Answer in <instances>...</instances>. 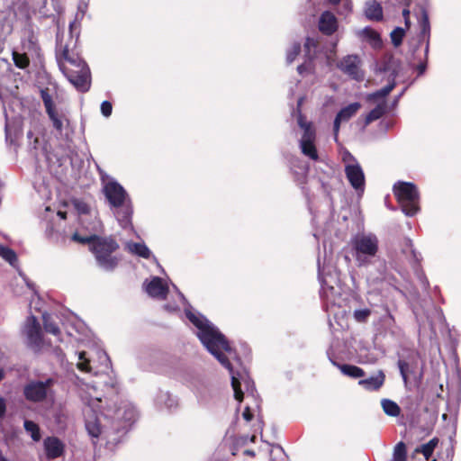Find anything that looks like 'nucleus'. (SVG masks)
Returning <instances> with one entry per match:
<instances>
[{"instance_id": "nucleus-1", "label": "nucleus", "mask_w": 461, "mask_h": 461, "mask_svg": "<svg viewBox=\"0 0 461 461\" xmlns=\"http://www.w3.org/2000/svg\"><path fill=\"white\" fill-rule=\"evenodd\" d=\"M86 407L84 409L86 429L93 438L103 436L109 442H117L115 433L125 430L137 417V411L131 403H123L114 412L113 420H109L108 414L97 416V408L101 402L98 395H83Z\"/></svg>"}, {"instance_id": "nucleus-2", "label": "nucleus", "mask_w": 461, "mask_h": 461, "mask_svg": "<svg viewBox=\"0 0 461 461\" xmlns=\"http://www.w3.org/2000/svg\"><path fill=\"white\" fill-rule=\"evenodd\" d=\"M185 312L189 321L196 328V335L202 344L230 373L235 399L241 402L243 393L240 384L234 375L231 364L227 357L233 354L232 348L224 335L200 312H195L191 306L185 308Z\"/></svg>"}, {"instance_id": "nucleus-3", "label": "nucleus", "mask_w": 461, "mask_h": 461, "mask_svg": "<svg viewBox=\"0 0 461 461\" xmlns=\"http://www.w3.org/2000/svg\"><path fill=\"white\" fill-rule=\"evenodd\" d=\"M103 194L109 207L120 225L126 228L131 225L132 206L126 190L113 178L102 176Z\"/></svg>"}, {"instance_id": "nucleus-4", "label": "nucleus", "mask_w": 461, "mask_h": 461, "mask_svg": "<svg viewBox=\"0 0 461 461\" xmlns=\"http://www.w3.org/2000/svg\"><path fill=\"white\" fill-rule=\"evenodd\" d=\"M59 66L65 77L78 91L86 92L89 89V68L77 53L71 52L66 47L59 59Z\"/></svg>"}, {"instance_id": "nucleus-5", "label": "nucleus", "mask_w": 461, "mask_h": 461, "mask_svg": "<svg viewBox=\"0 0 461 461\" xmlns=\"http://www.w3.org/2000/svg\"><path fill=\"white\" fill-rule=\"evenodd\" d=\"M352 255L357 266L363 267L370 263L379 250V240L374 233H358L350 240Z\"/></svg>"}, {"instance_id": "nucleus-6", "label": "nucleus", "mask_w": 461, "mask_h": 461, "mask_svg": "<svg viewBox=\"0 0 461 461\" xmlns=\"http://www.w3.org/2000/svg\"><path fill=\"white\" fill-rule=\"evenodd\" d=\"M119 248L118 243L111 237H99L94 239V242L91 243L90 250L94 253L98 266L106 270H113L120 258L112 254Z\"/></svg>"}, {"instance_id": "nucleus-7", "label": "nucleus", "mask_w": 461, "mask_h": 461, "mask_svg": "<svg viewBox=\"0 0 461 461\" xmlns=\"http://www.w3.org/2000/svg\"><path fill=\"white\" fill-rule=\"evenodd\" d=\"M393 193L405 215L413 216L420 211V194L414 184L399 182L394 185Z\"/></svg>"}, {"instance_id": "nucleus-8", "label": "nucleus", "mask_w": 461, "mask_h": 461, "mask_svg": "<svg viewBox=\"0 0 461 461\" xmlns=\"http://www.w3.org/2000/svg\"><path fill=\"white\" fill-rule=\"evenodd\" d=\"M303 98H299L297 102V122L303 133L300 140V149L302 153L312 160L318 159V152L315 147L316 132L312 122H307L301 113L300 107L303 104Z\"/></svg>"}, {"instance_id": "nucleus-9", "label": "nucleus", "mask_w": 461, "mask_h": 461, "mask_svg": "<svg viewBox=\"0 0 461 461\" xmlns=\"http://www.w3.org/2000/svg\"><path fill=\"white\" fill-rule=\"evenodd\" d=\"M346 177L351 186L358 193L365 189V174L357 158L348 150L341 152Z\"/></svg>"}, {"instance_id": "nucleus-10", "label": "nucleus", "mask_w": 461, "mask_h": 461, "mask_svg": "<svg viewBox=\"0 0 461 461\" xmlns=\"http://www.w3.org/2000/svg\"><path fill=\"white\" fill-rule=\"evenodd\" d=\"M23 334L26 337L27 345L34 351H40L44 348L41 326L34 316L31 315L25 320Z\"/></svg>"}, {"instance_id": "nucleus-11", "label": "nucleus", "mask_w": 461, "mask_h": 461, "mask_svg": "<svg viewBox=\"0 0 461 461\" xmlns=\"http://www.w3.org/2000/svg\"><path fill=\"white\" fill-rule=\"evenodd\" d=\"M41 96L46 110V113L52 122V126L59 132H62L65 126L68 123V120L66 115L59 112L53 102L51 95L49 93V89H41Z\"/></svg>"}, {"instance_id": "nucleus-12", "label": "nucleus", "mask_w": 461, "mask_h": 461, "mask_svg": "<svg viewBox=\"0 0 461 461\" xmlns=\"http://www.w3.org/2000/svg\"><path fill=\"white\" fill-rule=\"evenodd\" d=\"M52 384L51 379L45 382H31L24 387V395L26 399L32 402H41L44 400L49 393Z\"/></svg>"}, {"instance_id": "nucleus-13", "label": "nucleus", "mask_w": 461, "mask_h": 461, "mask_svg": "<svg viewBox=\"0 0 461 461\" xmlns=\"http://www.w3.org/2000/svg\"><path fill=\"white\" fill-rule=\"evenodd\" d=\"M338 68L348 76L356 80H362L364 74L360 69V60L356 55L344 57L338 64Z\"/></svg>"}, {"instance_id": "nucleus-14", "label": "nucleus", "mask_w": 461, "mask_h": 461, "mask_svg": "<svg viewBox=\"0 0 461 461\" xmlns=\"http://www.w3.org/2000/svg\"><path fill=\"white\" fill-rule=\"evenodd\" d=\"M147 294L157 299H165L168 293V286L162 278L154 276L149 281L146 280L143 284Z\"/></svg>"}, {"instance_id": "nucleus-15", "label": "nucleus", "mask_w": 461, "mask_h": 461, "mask_svg": "<svg viewBox=\"0 0 461 461\" xmlns=\"http://www.w3.org/2000/svg\"><path fill=\"white\" fill-rule=\"evenodd\" d=\"M361 108V104L358 102L352 103L346 107L342 108L336 115L334 120L333 131L335 140L338 138V134L339 131L340 124L342 122H348L351 119L357 111Z\"/></svg>"}, {"instance_id": "nucleus-16", "label": "nucleus", "mask_w": 461, "mask_h": 461, "mask_svg": "<svg viewBox=\"0 0 461 461\" xmlns=\"http://www.w3.org/2000/svg\"><path fill=\"white\" fill-rule=\"evenodd\" d=\"M44 454L48 459H55L61 456L65 451L63 442L56 437H47L43 440Z\"/></svg>"}, {"instance_id": "nucleus-17", "label": "nucleus", "mask_w": 461, "mask_h": 461, "mask_svg": "<svg viewBox=\"0 0 461 461\" xmlns=\"http://www.w3.org/2000/svg\"><path fill=\"white\" fill-rule=\"evenodd\" d=\"M317 47V41L314 39L307 38L304 43V50L307 56V60L298 66L297 71L300 75H304L306 73H312L313 68L312 65V59H313L315 49Z\"/></svg>"}, {"instance_id": "nucleus-18", "label": "nucleus", "mask_w": 461, "mask_h": 461, "mask_svg": "<svg viewBox=\"0 0 461 461\" xmlns=\"http://www.w3.org/2000/svg\"><path fill=\"white\" fill-rule=\"evenodd\" d=\"M338 28V21L336 16L326 11L321 14L319 19V29L321 32L327 35L332 34Z\"/></svg>"}, {"instance_id": "nucleus-19", "label": "nucleus", "mask_w": 461, "mask_h": 461, "mask_svg": "<svg viewBox=\"0 0 461 461\" xmlns=\"http://www.w3.org/2000/svg\"><path fill=\"white\" fill-rule=\"evenodd\" d=\"M384 372L379 370L375 375L360 380L358 384L368 391H376L384 384Z\"/></svg>"}, {"instance_id": "nucleus-20", "label": "nucleus", "mask_w": 461, "mask_h": 461, "mask_svg": "<svg viewBox=\"0 0 461 461\" xmlns=\"http://www.w3.org/2000/svg\"><path fill=\"white\" fill-rule=\"evenodd\" d=\"M155 402L159 408H165L169 411L178 406L177 399L167 391H159Z\"/></svg>"}, {"instance_id": "nucleus-21", "label": "nucleus", "mask_w": 461, "mask_h": 461, "mask_svg": "<svg viewBox=\"0 0 461 461\" xmlns=\"http://www.w3.org/2000/svg\"><path fill=\"white\" fill-rule=\"evenodd\" d=\"M319 278L321 285V294L328 301L334 302L333 295L335 294L334 286L324 276V268H321L320 260H318Z\"/></svg>"}, {"instance_id": "nucleus-22", "label": "nucleus", "mask_w": 461, "mask_h": 461, "mask_svg": "<svg viewBox=\"0 0 461 461\" xmlns=\"http://www.w3.org/2000/svg\"><path fill=\"white\" fill-rule=\"evenodd\" d=\"M124 249L129 253L143 258H149L151 257V251L144 243L129 241L125 244Z\"/></svg>"}, {"instance_id": "nucleus-23", "label": "nucleus", "mask_w": 461, "mask_h": 461, "mask_svg": "<svg viewBox=\"0 0 461 461\" xmlns=\"http://www.w3.org/2000/svg\"><path fill=\"white\" fill-rule=\"evenodd\" d=\"M331 363L335 366H337L341 371V373L343 375H345L347 376L353 377V378H359V377L364 376V375H365L364 370L357 366L341 365L335 361H331Z\"/></svg>"}, {"instance_id": "nucleus-24", "label": "nucleus", "mask_w": 461, "mask_h": 461, "mask_svg": "<svg viewBox=\"0 0 461 461\" xmlns=\"http://www.w3.org/2000/svg\"><path fill=\"white\" fill-rule=\"evenodd\" d=\"M365 14L370 20L379 21L383 17L382 7L375 1H369L366 4Z\"/></svg>"}, {"instance_id": "nucleus-25", "label": "nucleus", "mask_w": 461, "mask_h": 461, "mask_svg": "<svg viewBox=\"0 0 461 461\" xmlns=\"http://www.w3.org/2000/svg\"><path fill=\"white\" fill-rule=\"evenodd\" d=\"M387 111L386 101L378 102L376 106L370 111V113L366 117V125L369 124L373 121L378 120L381 118Z\"/></svg>"}, {"instance_id": "nucleus-26", "label": "nucleus", "mask_w": 461, "mask_h": 461, "mask_svg": "<svg viewBox=\"0 0 461 461\" xmlns=\"http://www.w3.org/2000/svg\"><path fill=\"white\" fill-rule=\"evenodd\" d=\"M395 84L393 82L382 89L371 94L368 95L369 101H385L384 98L391 93V91L394 88Z\"/></svg>"}, {"instance_id": "nucleus-27", "label": "nucleus", "mask_w": 461, "mask_h": 461, "mask_svg": "<svg viewBox=\"0 0 461 461\" xmlns=\"http://www.w3.org/2000/svg\"><path fill=\"white\" fill-rule=\"evenodd\" d=\"M363 36L369 41L374 48H379L382 44L380 35L370 28H365L362 31Z\"/></svg>"}, {"instance_id": "nucleus-28", "label": "nucleus", "mask_w": 461, "mask_h": 461, "mask_svg": "<svg viewBox=\"0 0 461 461\" xmlns=\"http://www.w3.org/2000/svg\"><path fill=\"white\" fill-rule=\"evenodd\" d=\"M384 411L392 417H396L400 414V407L398 404L391 400L384 399L381 402Z\"/></svg>"}, {"instance_id": "nucleus-29", "label": "nucleus", "mask_w": 461, "mask_h": 461, "mask_svg": "<svg viewBox=\"0 0 461 461\" xmlns=\"http://www.w3.org/2000/svg\"><path fill=\"white\" fill-rule=\"evenodd\" d=\"M23 427L26 432L30 434L31 438L34 441H39L41 439V432L38 424L32 420H24Z\"/></svg>"}, {"instance_id": "nucleus-30", "label": "nucleus", "mask_w": 461, "mask_h": 461, "mask_svg": "<svg viewBox=\"0 0 461 461\" xmlns=\"http://www.w3.org/2000/svg\"><path fill=\"white\" fill-rule=\"evenodd\" d=\"M0 256L6 260L10 265L14 266L17 261V257L15 252L0 244Z\"/></svg>"}, {"instance_id": "nucleus-31", "label": "nucleus", "mask_w": 461, "mask_h": 461, "mask_svg": "<svg viewBox=\"0 0 461 461\" xmlns=\"http://www.w3.org/2000/svg\"><path fill=\"white\" fill-rule=\"evenodd\" d=\"M438 444V440L433 438L429 440L428 443L423 444L420 449H417L418 452L422 453L426 460H429L436 446Z\"/></svg>"}, {"instance_id": "nucleus-32", "label": "nucleus", "mask_w": 461, "mask_h": 461, "mask_svg": "<svg viewBox=\"0 0 461 461\" xmlns=\"http://www.w3.org/2000/svg\"><path fill=\"white\" fill-rule=\"evenodd\" d=\"M393 461H406V447L403 442H399L394 447Z\"/></svg>"}, {"instance_id": "nucleus-33", "label": "nucleus", "mask_w": 461, "mask_h": 461, "mask_svg": "<svg viewBox=\"0 0 461 461\" xmlns=\"http://www.w3.org/2000/svg\"><path fill=\"white\" fill-rule=\"evenodd\" d=\"M44 329L47 332L53 334L56 337L59 336L60 330L56 323L50 320V317L43 314Z\"/></svg>"}, {"instance_id": "nucleus-34", "label": "nucleus", "mask_w": 461, "mask_h": 461, "mask_svg": "<svg viewBox=\"0 0 461 461\" xmlns=\"http://www.w3.org/2000/svg\"><path fill=\"white\" fill-rule=\"evenodd\" d=\"M13 59L15 66L19 68H25L29 65V59L26 54H21L17 51H14Z\"/></svg>"}, {"instance_id": "nucleus-35", "label": "nucleus", "mask_w": 461, "mask_h": 461, "mask_svg": "<svg viewBox=\"0 0 461 461\" xmlns=\"http://www.w3.org/2000/svg\"><path fill=\"white\" fill-rule=\"evenodd\" d=\"M430 24L429 21V15L426 11H422L420 18V33L423 36L429 35Z\"/></svg>"}, {"instance_id": "nucleus-36", "label": "nucleus", "mask_w": 461, "mask_h": 461, "mask_svg": "<svg viewBox=\"0 0 461 461\" xmlns=\"http://www.w3.org/2000/svg\"><path fill=\"white\" fill-rule=\"evenodd\" d=\"M72 204L78 213L86 214L89 212V205L81 199H73Z\"/></svg>"}, {"instance_id": "nucleus-37", "label": "nucleus", "mask_w": 461, "mask_h": 461, "mask_svg": "<svg viewBox=\"0 0 461 461\" xmlns=\"http://www.w3.org/2000/svg\"><path fill=\"white\" fill-rule=\"evenodd\" d=\"M404 36V30L402 28L397 27L391 32V40L394 46H399L402 43V38Z\"/></svg>"}, {"instance_id": "nucleus-38", "label": "nucleus", "mask_w": 461, "mask_h": 461, "mask_svg": "<svg viewBox=\"0 0 461 461\" xmlns=\"http://www.w3.org/2000/svg\"><path fill=\"white\" fill-rule=\"evenodd\" d=\"M301 51L299 43H294L286 52V62L291 64Z\"/></svg>"}, {"instance_id": "nucleus-39", "label": "nucleus", "mask_w": 461, "mask_h": 461, "mask_svg": "<svg viewBox=\"0 0 461 461\" xmlns=\"http://www.w3.org/2000/svg\"><path fill=\"white\" fill-rule=\"evenodd\" d=\"M78 363L77 364V368L84 372H90L91 367L89 366V360L86 357V352L82 351L78 354Z\"/></svg>"}, {"instance_id": "nucleus-40", "label": "nucleus", "mask_w": 461, "mask_h": 461, "mask_svg": "<svg viewBox=\"0 0 461 461\" xmlns=\"http://www.w3.org/2000/svg\"><path fill=\"white\" fill-rule=\"evenodd\" d=\"M96 235H90V236H81L78 233H74L72 236V240L74 241L82 243V244H88L89 249L91 248V243L94 242V239H95Z\"/></svg>"}, {"instance_id": "nucleus-41", "label": "nucleus", "mask_w": 461, "mask_h": 461, "mask_svg": "<svg viewBox=\"0 0 461 461\" xmlns=\"http://www.w3.org/2000/svg\"><path fill=\"white\" fill-rule=\"evenodd\" d=\"M369 315L370 311L368 309L356 310L354 312V317L357 321H365Z\"/></svg>"}, {"instance_id": "nucleus-42", "label": "nucleus", "mask_w": 461, "mask_h": 461, "mask_svg": "<svg viewBox=\"0 0 461 461\" xmlns=\"http://www.w3.org/2000/svg\"><path fill=\"white\" fill-rule=\"evenodd\" d=\"M113 106L108 101H104L101 104V113L104 117H109L112 114Z\"/></svg>"}, {"instance_id": "nucleus-43", "label": "nucleus", "mask_w": 461, "mask_h": 461, "mask_svg": "<svg viewBox=\"0 0 461 461\" xmlns=\"http://www.w3.org/2000/svg\"><path fill=\"white\" fill-rule=\"evenodd\" d=\"M398 366H399L401 375L402 376V379H403L404 383L406 384L407 383V375H406V372H405V368L408 367V364L406 362H404V361L400 360L398 362Z\"/></svg>"}, {"instance_id": "nucleus-44", "label": "nucleus", "mask_w": 461, "mask_h": 461, "mask_svg": "<svg viewBox=\"0 0 461 461\" xmlns=\"http://www.w3.org/2000/svg\"><path fill=\"white\" fill-rule=\"evenodd\" d=\"M242 416L243 418L247 420V421H249L252 420V413L250 412V410L249 407H247L243 413H242Z\"/></svg>"}, {"instance_id": "nucleus-45", "label": "nucleus", "mask_w": 461, "mask_h": 461, "mask_svg": "<svg viewBox=\"0 0 461 461\" xmlns=\"http://www.w3.org/2000/svg\"><path fill=\"white\" fill-rule=\"evenodd\" d=\"M6 410V404L4 398L0 397V417H2Z\"/></svg>"}, {"instance_id": "nucleus-46", "label": "nucleus", "mask_w": 461, "mask_h": 461, "mask_svg": "<svg viewBox=\"0 0 461 461\" xmlns=\"http://www.w3.org/2000/svg\"><path fill=\"white\" fill-rule=\"evenodd\" d=\"M417 69L419 71V75H422L426 70V64L421 63L417 67Z\"/></svg>"}, {"instance_id": "nucleus-47", "label": "nucleus", "mask_w": 461, "mask_h": 461, "mask_svg": "<svg viewBox=\"0 0 461 461\" xmlns=\"http://www.w3.org/2000/svg\"><path fill=\"white\" fill-rule=\"evenodd\" d=\"M402 15H403V17H404V18L409 17V15H410V10H409V9H406V8H405V9H403V11H402Z\"/></svg>"}, {"instance_id": "nucleus-48", "label": "nucleus", "mask_w": 461, "mask_h": 461, "mask_svg": "<svg viewBox=\"0 0 461 461\" xmlns=\"http://www.w3.org/2000/svg\"><path fill=\"white\" fill-rule=\"evenodd\" d=\"M58 215H59L60 218H62V219H66V212H60V211H59V212H58Z\"/></svg>"}, {"instance_id": "nucleus-49", "label": "nucleus", "mask_w": 461, "mask_h": 461, "mask_svg": "<svg viewBox=\"0 0 461 461\" xmlns=\"http://www.w3.org/2000/svg\"><path fill=\"white\" fill-rule=\"evenodd\" d=\"M5 377V371L2 367H0V381Z\"/></svg>"}, {"instance_id": "nucleus-50", "label": "nucleus", "mask_w": 461, "mask_h": 461, "mask_svg": "<svg viewBox=\"0 0 461 461\" xmlns=\"http://www.w3.org/2000/svg\"><path fill=\"white\" fill-rule=\"evenodd\" d=\"M401 95H402V94L394 99V101H393V106L397 105V104H398V100H399V98H400V96H401Z\"/></svg>"}, {"instance_id": "nucleus-51", "label": "nucleus", "mask_w": 461, "mask_h": 461, "mask_svg": "<svg viewBox=\"0 0 461 461\" xmlns=\"http://www.w3.org/2000/svg\"><path fill=\"white\" fill-rule=\"evenodd\" d=\"M345 7L347 8V10H348V11H349V10H350V8H351V7H350V3H349V2H348V1H346V2H345Z\"/></svg>"}, {"instance_id": "nucleus-52", "label": "nucleus", "mask_w": 461, "mask_h": 461, "mask_svg": "<svg viewBox=\"0 0 461 461\" xmlns=\"http://www.w3.org/2000/svg\"><path fill=\"white\" fill-rule=\"evenodd\" d=\"M165 308L168 311H175L176 307H171L170 305H166Z\"/></svg>"}, {"instance_id": "nucleus-53", "label": "nucleus", "mask_w": 461, "mask_h": 461, "mask_svg": "<svg viewBox=\"0 0 461 461\" xmlns=\"http://www.w3.org/2000/svg\"><path fill=\"white\" fill-rule=\"evenodd\" d=\"M340 0H329V2L332 5H337Z\"/></svg>"}, {"instance_id": "nucleus-54", "label": "nucleus", "mask_w": 461, "mask_h": 461, "mask_svg": "<svg viewBox=\"0 0 461 461\" xmlns=\"http://www.w3.org/2000/svg\"><path fill=\"white\" fill-rule=\"evenodd\" d=\"M404 20H405L406 26L409 27L410 26V19H409V17L404 18Z\"/></svg>"}, {"instance_id": "nucleus-55", "label": "nucleus", "mask_w": 461, "mask_h": 461, "mask_svg": "<svg viewBox=\"0 0 461 461\" xmlns=\"http://www.w3.org/2000/svg\"><path fill=\"white\" fill-rule=\"evenodd\" d=\"M178 296H179V298H180L183 302H185V298L184 297V295H183L181 293H178Z\"/></svg>"}, {"instance_id": "nucleus-56", "label": "nucleus", "mask_w": 461, "mask_h": 461, "mask_svg": "<svg viewBox=\"0 0 461 461\" xmlns=\"http://www.w3.org/2000/svg\"><path fill=\"white\" fill-rule=\"evenodd\" d=\"M32 135H33V134H32V132L31 131H28V133H27V137H28L29 139L32 138Z\"/></svg>"}, {"instance_id": "nucleus-57", "label": "nucleus", "mask_w": 461, "mask_h": 461, "mask_svg": "<svg viewBox=\"0 0 461 461\" xmlns=\"http://www.w3.org/2000/svg\"><path fill=\"white\" fill-rule=\"evenodd\" d=\"M103 357L105 358V360H108V357L105 353H102Z\"/></svg>"}, {"instance_id": "nucleus-58", "label": "nucleus", "mask_w": 461, "mask_h": 461, "mask_svg": "<svg viewBox=\"0 0 461 461\" xmlns=\"http://www.w3.org/2000/svg\"><path fill=\"white\" fill-rule=\"evenodd\" d=\"M447 415L446 413H444V414L442 415V419H443V420H446V419H447Z\"/></svg>"}, {"instance_id": "nucleus-59", "label": "nucleus", "mask_w": 461, "mask_h": 461, "mask_svg": "<svg viewBox=\"0 0 461 461\" xmlns=\"http://www.w3.org/2000/svg\"><path fill=\"white\" fill-rule=\"evenodd\" d=\"M3 356H4V353H3V352H2V350L0 349V359H2Z\"/></svg>"}, {"instance_id": "nucleus-60", "label": "nucleus", "mask_w": 461, "mask_h": 461, "mask_svg": "<svg viewBox=\"0 0 461 461\" xmlns=\"http://www.w3.org/2000/svg\"><path fill=\"white\" fill-rule=\"evenodd\" d=\"M425 51H426V53L429 51V43H427Z\"/></svg>"}, {"instance_id": "nucleus-61", "label": "nucleus", "mask_w": 461, "mask_h": 461, "mask_svg": "<svg viewBox=\"0 0 461 461\" xmlns=\"http://www.w3.org/2000/svg\"><path fill=\"white\" fill-rule=\"evenodd\" d=\"M5 131H6V132L8 131V124L7 123L5 125Z\"/></svg>"}]
</instances>
